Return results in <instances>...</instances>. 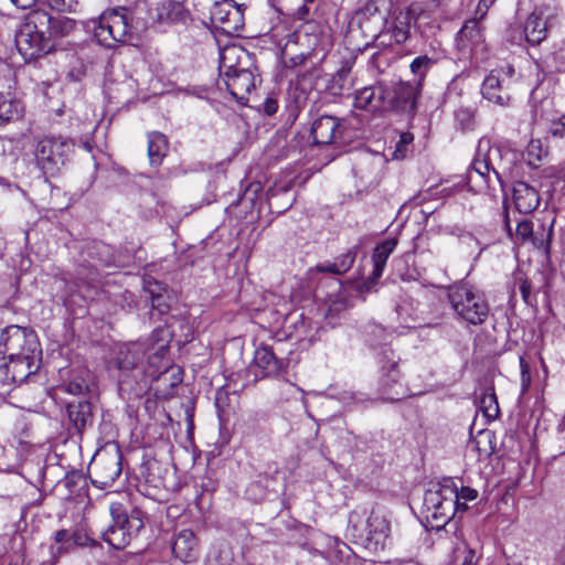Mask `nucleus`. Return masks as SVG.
<instances>
[{
	"instance_id": "f257e3e1",
	"label": "nucleus",
	"mask_w": 565,
	"mask_h": 565,
	"mask_svg": "<svg viewBox=\"0 0 565 565\" xmlns=\"http://www.w3.org/2000/svg\"><path fill=\"white\" fill-rule=\"evenodd\" d=\"M159 338L153 330L145 341L124 343L113 351L106 367L120 392L139 394L149 387V376L158 372L157 363L164 348Z\"/></svg>"
},
{
	"instance_id": "f03ea898",
	"label": "nucleus",
	"mask_w": 565,
	"mask_h": 565,
	"mask_svg": "<svg viewBox=\"0 0 565 565\" xmlns=\"http://www.w3.org/2000/svg\"><path fill=\"white\" fill-rule=\"evenodd\" d=\"M448 301L459 323L466 327L484 324L491 312L486 294L468 284L455 285L447 294Z\"/></svg>"
},
{
	"instance_id": "7ed1b4c3",
	"label": "nucleus",
	"mask_w": 565,
	"mask_h": 565,
	"mask_svg": "<svg viewBox=\"0 0 565 565\" xmlns=\"http://www.w3.org/2000/svg\"><path fill=\"white\" fill-rule=\"evenodd\" d=\"M423 512L436 530L445 527L458 514V488L452 479H444L425 492Z\"/></svg>"
},
{
	"instance_id": "20e7f679",
	"label": "nucleus",
	"mask_w": 565,
	"mask_h": 565,
	"mask_svg": "<svg viewBox=\"0 0 565 565\" xmlns=\"http://www.w3.org/2000/svg\"><path fill=\"white\" fill-rule=\"evenodd\" d=\"M501 151L498 147H491L479 142L476 154L466 173V183L469 191L473 193H486L495 190V183L500 186L503 181L499 169L494 166V159L500 158Z\"/></svg>"
},
{
	"instance_id": "39448f33",
	"label": "nucleus",
	"mask_w": 565,
	"mask_h": 565,
	"mask_svg": "<svg viewBox=\"0 0 565 565\" xmlns=\"http://www.w3.org/2000/svg\"><path fill=\"white\" fill-rule=\"evenodd\" d=\"M74 147L75 143L72 139L61 136H44L36 141L33 150L34 162L45 179L58 174Z\"/></svg>"
},
{
	"instance_id": "423d86ee",
	"label": "nucleus",
	"mask_w": 565,
	"mask_h": 565,
	"mask_svg": "<svg viewBox=\"0 0 565 565\" xmlns=\"http://www.w3.org/2000/svg\"><path fill=\"white\" fill-rule=\"evenodd\" d=\"M122 472V452L118 443H106L93 456L87 473L92 484L98 489L111 487Z\"/></svg>"
},
{
	"instance_id": "0eeeda50",
	"label": "nucleus",
	"mask_w": 565,
	"mask_h": 565,
	"mask_svg": "<svg viewBox=\"0 0 565 565\" xmlns=\"http://www.w3.org/2000/svg\"><path fill=\"white\" fill-rule=\"evenodd\" d=\"M114 523L103 532V540L114 550H124L139 532L145 527L147 513L139 507H134L129 514L118 513L117 509L111 508Z\"/></svg>"
},
{
	"instance_id": "6e6552de",
	"label": "nucleus",
	"mask_w": 565,
	"mask_h": 565,
	"mask_svg": "<svg viewBox=\"0 0 565 565\" xmlns=\"http://www.w3.org/2000/svg\"><path fill=\"white\" fill-rule=\"evenodd\" d=\"M0 355L2 359H34L42 356L36 333L26 327L11 324L0 332Z\"/></svg>"
},
{
	"instance_id": "1a4fd4ad",
	"label": "nucleus",
	"mask_w": 565,
	"mask_h": 565,
	"mask_svg": "<svg viewBox=\"0 0 565 565\" xmlns=\"http://www.w3.org/2000/svg\"><path fill=\"white\" fill-rule=\"evenodd\" d=\"M158 335H160V344L164 348L160 352V362L157 363L158 372L153 376H149V385L157 382V391L164 397H171L174 390L183 382L184 371L181 366L172 364L168 358L173 339L170 328L167 326L156 328L154 337Z\"/></svg>"
},
{
	"instance_id": "9d476101",
	"label": "nucleus",
	"mask_w": 565,
	"mask_h": 565,
	"mask_svg": "<svg viewBox=\"0 0 565 565\" xmlns=\"http://www.w3.org/2000/svg\"><path fill=\"white\" fill-rule=\"evenodd\" d=\"M228 56L222 55L217 86H224L228 94L241 105H246L252 90L255 89V75L249 67H244L241 61L227 64Z\"/></svg>"
},
{
	"instance_id": "9b49d317",
	"label": "nucleus",
	"mask_w": 565,
	"mask_h": 565,
	"mask_svg": "<svg viewBox=\"0 0 565 565\" xmlns=\"http://www.w3.org/2000/svg\"><path fill=\"white\" fill-rule=\"evenodd\" d=\"M132 17L126 7L113 9L100 17L95 29V38L105 47H115L117 43H125L131 39Z\"/></svg>"
},
{
	"instance_id": "f8f14e48",
	"label": "nucleus",
	"mask_w": 565,
	"mask_h": 565,
	"mask_svg": "<svg viewBox=\"0 0 565 565\" xmlns=\"http://www.w3.org/2000/svg\"><path fill=\"white\" fill-rule=\"evenodd\" d=\"M356 516L358 513L352 512L349 518V524L353 531V535L360 539L362 545L371 553L376 554L384 551L391 531L390 522L375 512H371L366 520L365 533H355L359 531L358 525L354 523Z\"/></svg>"
},
{
	"instance_id": "ddd939ff",
	"label": "nucleus",
	"mask_w": 565,
	"mask_h": 565,
	"mask_svg": "<svg viewBox=\"0 0 565 565\" xmlns=\"http://www.w3.org/2000/svg\"><path fill=\"white\" fill-rule=\"evenodd\" d=\"M399 359H395V353L392 349H384L379 356V376L377 390L383 395L384 401L394 402L399 401L404 396V392L392 391L398 386L402 387V374L398 366Z\"/></svg>"
},
{
	"instance_id": "4468645a",
	"label": "nucleus",
	"mask_w": 565,
	"mask_h": 565,
	"mask_svg": "<svg viewBox=\"0 0 565 565\" xmlns=\"http://www.w3.org/2000/svg\"><path fill=\"white\" fill-rule=\"evenodd\" d=\"M74 24V20L64 15L54 17L45 10L34 9L26 14L22 25L54 40V38L67 34Z\"/></svg>"
},
{
	"instance_id": "2eb2a0df",
	"label": "nucleus",
	"mask_w": 565,
	"mask_h": 565,
	"mask_svg": "<svg viewBox=\"0 0 565 565\" xmlns=\"http://www.w3.org/2000/svg\"><path fill=\"white\" fill-rule=\"evenodd\" d=\"M420 94V83L401 81L392 87H387V111L407 114L411 118H414Z\"/></svg>"
},
{
	"instance_id": "dca6fc26",
	"label": "nucleus",
	"mask_w": 565,
	"mask_h": 565,
	"mask_svg": "<svg viewBox=\"0 0 565 565\" xmlns=\"http://www.w3.org/2000/svg\"><path fill=\"white\" fill-rule=\"evenodd\" d=\"M244 2H213L210 8L211 22L227 34L238 33L244 29Z\"/></svg>"
},
{
	"instance_id": "f3484780",
	"label": "nucleus",
	"mask_w": 565,
	"mask_h": 565,
	"mask_svg": "<svg viewBox=\"0 0 565 565\" xmlns=\"http://www.w3.org/2000/svg\"><path fill=\"white\" fill-rule=\"evenodd\" d=\"M15 46L24 62L29 63L49 54L54 47V40L22 25L15 34Z\"/></svg>"
},
{
	"instance_id": "a211bd4d",
	"label": "nucleus",
	"mask_w": 565,
	"mask_h": 565,
	"mask_svg": "<svg viewBox=\"0 0 565 565\" xmlns=\"http://www.w3.org/2000/svg\"><path fill=\"white\" fill-rule=\"evenodd\" d=\"M555 17L554 9L548 4L542 3L536 6L524 23L525 41L532 46L540 45L546 39Z\"/></svg>"
},
{
	"instance_id": "6ab92c4d",
	"label": "nucleus",
	"mask_w": 565,
	"mask_h": 565,
	"mask_svg": "<svg viewBox=\"0 0 565 565\" xmlns=\"http://www.w3.org/2000/svg\"><path fill=\"white\" fill-rule=\"evenodd\" d=\"M490 6L487 2H478L475 9V15L467 19L456 35L457 46L460 50L473 52L478 46L482 45L483 28L480 22L484 19Z\"/></svg>"
},
{
	"instance_id": "aec40b11",
	"label": "nucleus",
	"mask_w": 565,
	"mask_h": 565,
	"mask_svg": "<svg viewBox=\"0 0 565 565\" xmlns=\"http://www.w3.org/2000/svg\"><path fill=\"white\" fill-rule=\"evenodd\" d=\"M403 4L404 2H390L387 9L386 26L396 44H403L409 39L412 23L418 18L412 7Z\"/></svg>"
},
{
	"instance_id": "412c9836",
	"label": "nucleus",
	"mask_w": 565,
	"mask_h": 565,
	"mask_svg": "<svg viewBox=\"0 0 565 565\" xmlns=\"http://www.w3.org/2000/svg\"><path fill=\"white\" fill-rule=\"evenodd\" d=\"M284 359L278 358L274 348L267 343H260L254 352L253 363L249 371L254 372L255 379L276 377L285 369Z\"/></svg>"
},
{
	"instance_id": "4be33fe9",
	"label": "nucleus",
	"mask_w": 565,
	"mask_h": 565,
	"mask_svg": "<svg viewBox=\"0 0 565 565\" xmlns=\"http://www.w3.org/2000/svg\"><path fill=\"white\" fill-rule=\"evenodd\" d=\"M387 86L375 84L355 90L353 105L355 108L374 115L387 111Z\"/></svg>"
},
{
	"instance_id": "5701e85b",
	"label": "nucleus",
	"mask_w": 565,
	"mask_h": 565,
	"mask_svg": "<svg viewBox=\"0 0 565 565\" xmlns=\"http://www.w3.org/2000/svg\"><path fill=\"white\" fill-rule=\"evenodd\" d=\"M342 119L331 115H321L312 121L310 137L313 145L329 146L337 142L342 137Z\"/></svg>"
},
{
	"instance_id": "b1692460",
	"label": "nucleus",
	"mask_w": 565,
	"mask_h": 565,
	"mask_svg": "<svg viewBox=\"0 0 565 565\" xmlns=\"http://www.w3.org/2000/svg\"><path fill=\"white\" fill-rule=\"evenodd\" d=\"M154 3L156 7H149V18L153 22L158 23H170L181 22L185 23L191 19L189 9L184 7V2H150Z\"/></svg>"
},
{
	"instance_id": "393cba45",
	"label": "nucleus",
	"mask_w": 565,
	"mask_h": 565,
	"mask_svg": "<svg viewBox=\"0 0 565 565\" xmlns=\"http://www.w3.org/2000/svg\"><path fill=\"white\" fill-rule=\"evenodd\" d=\"M171 551L173 556L182 563H193L199 558V542L194 532L190 529H183L175 534Z\"/></svg>"
},
{
	"instance_id": "a878e982",
	"label": "nucleus",
	"mask_w": 565,
	"mask_h": 565,
	"mask_svg": "<svg viewBox=\"0 0 565 565\" xmlns=\"http://www.w3.org/2000/svg\"><path fill=\"white\" fill-rule=\"evenodd\" d=\"M553 224L554 220L547 224L541 223L544 233L539 236L537 232H534V224L532 221L521 220L516 223L515 236L521 243L531 242L539 248L548 247L553 238Z\"/></svg>"
},
{
	"instance_id": "bb28decb",
	"label": "nucleus",
	"mask_w": 565,
	"mask_h": 565,
	"mask_svg": "<svg viewBox=\"0 0 565 565\" xmlns=\"http://www.w3.org/2000/svg\"><path fill=\"white\" fill-rule=\"evenodd\" d=\"M512 201L519 213L531 214L539 207L541 196L534 186L524 181H518L513 185Z\"/></svg>"
},
{
	"instance_id": "cd10ccee",
	"label": "nucleus",
	"mask_w": 565,
	"mask_h": 565,
	"mask_svg": "<svg viewBox=\"0 0 565 565\" xmlns=\"http://www.w3.org/2000/svg\"><path fill=\"white\" fill-rule=\"evenodd\" d=\"M66 413L71 426L76 434L82 435L86 427L93 424V405L89 401L67 403Z\"/></svg>"
},
{
	"instance_id": "c85d7f7f",
	"label": "nucleus",
	"mask_w": 565,
	"mask_h": 565,
	"mask_svg": "<svg viewBox=\"0 0 565 565\" xmlns=\"http://www.w3.org/2000/svg\"><path fill=\"white\" fill-rule=\"evenodd\" d=\"M397 238L390 237L379 243L372 254L373 262V270L371 273L370 279L375 282L377 281L386 267L387 259L390 255L394 252L397 246Z\"/></svg>"
},
{
	"instance_id": "c756f323",
	"label": "nucleus",
	"mask_w": 565,
	"mask_h": 565,
	"mask_svg": "<svg viewBox=\"0 0 565 565\" xmlns=\"http://www.w3.org/2000/svg\"><path fill=\"white\" fill-rule=\"evenodd\" d=\"M41 358L34 359H8L7 360V374L10 375L12 382L22 383L30 375L36 373L40 367Z\"/></svg>"
},
{
	"instance_id": "7c9ffc66",
	"label": "nucleus",
	"mask_w": 565,
	"mask_h": 565,
	"mask_svg": "<svg viewBox=\"0 0 565 565\" xmlns=\"http://www.w3.org/2000/svg\"><path fill=\"white\" fill-rule=\"evenodd\" d=\"M481 94L489 102L500 106H505L510 102V95L503 88L499 75L494 74L493 71L490 72L483 79L481 85Z\"/></svg>"
},
{
	"instance_id": "2f4dec72",
	"label": "nucleus",
	"mask_w": 565,
	"mask_h": 565,
	"mask_svg": "<svg viewBox=\"0 0 565 565\" xmlns=\"http://www.w3.org/2000/svg\"><path fill=\"white\" fill-rule=\"evenodd\" d=\"M148 140V158L151 166H160L169 150V140L167 136L160 131H149Z\"/></svg>"
},
{
	"instance_id": "473e14b6",
	"label": "nucleus",
	"mask_w": 565,
	"mask_h": 565,
	"mask_svg": "<svg viewBox=\"0 0 565 565\" xmlns=\"http://www.w3.org/2000/svg\"><path fill=\"white\" fill-rule=\"evenodd\" d=\"M145 290L150 295L151 309L159 316H163L170 310L169 297L166 288L157 280H147Z\"/></svg>"
},
{
	"instance_id": "72a5a7b5",
	"label": "nucleus",
	"mask_w": 565,
	"mask_h": 565,
	"mask_svg": "<svg viewBox=\"0 0 565 565\" xmlns=\"http://www.w3.org/2000/svg\"><path fill=\"white\" fill-rule=\"evenodd\" d=\"M23 116V107L19 100L9 99L0 94V128L20 119Z\"/></svg>"
},
{
	"instance_id": "f704fd0d",
	"label": "nucleus",
	"mask_w": 565,
	"mask_h": 565,
	"mask_svg": "<svg viewBox=\"0 0 565 565\" xmlns=\"http://www.w3.org/2000/svg\"><path fill=\"white\" fill-rule=\"evenodd\" d=\"M54 543L57 545L56 547L51 546V554L53 558V563H57L58 558L72 552L74 550L71 531L67 529H60L55 531L52 535Z\"/></svg>"
},
{
	"instance_id": "c9c22d12",
	"label": "nucleus",
	"mask_w": 565,
	"mask_h": 565,
	"mask_svg": "<svg viewBox=\"0 0 565 565\" xmlns=\"http://www.w3.org/2000/svg\"><path fill=\"white\" fill-rule=\"evenodd\" d=\"M479 407L487 418H497L500 414L498 398L493 387L487 388L479 401Z\"/></svg>"
},
{
	"instance_id": "e433bc0d",
	"label": "nucleus",
	"mask_w": 565,
	"mask_h": 565,
	"mask_svg": "<svg viewBox=\"0 0 565 565\" xmlns=\"http://www.w3.org/2000/svg\"><path fill=\"white\" fill-rule=\"evenodd\" d=\"M63 483L70 493L75 495H81V491L87 488L86 477L79 470L67 472L63 479Z\"/></svg>"
},
{
	"instance_id": "4c0bfd02",
	"label": "nucleus",
	"mask_w": 565,
	"mask_h": 565,
	"mask_svg": "<svg viewBox=\"0 0 565 565\" xmlns=\"http://www.w3.org/2000/svg\"><path fill=\"white\" fill-rule=\"evenodd\" d=\"M434 64L435 61L428 55H419L412 61L409 65L411 72L417 76L415 83H420L422 88L427 73Z\"/></svg>"
},
{
	"instance_id": "58836bf2",
	"label": "nucleus",
	"mask_w": 565,
	"mask_h": 565,
	"mask_svg": "<svg viewBox=\"0 0 565 565\" xmlns=\"http://www.w3.org/2000/svg\"><path fill=\"white\" fill-rule=\"evenodd\" d=\"M516 280L519 281V289L521 292L522 300L527 306L536 305V296L533 294V285L531 280L524 275L516 276Z\"/></svg>"
},
{
	"instance_id": "ea45409f",
	"label": "nucleus",
	"mask_w": 565,
	"mask_h": 565,
	"mask_svg": "<svg viewBox=\"0 0 565 565\" xmlns=\"http://www.w3.org/2000/svg\"><path fill=\"white\" fill-rule=\"evenodd\" d=\"M70 531L74 548L94 545V541L82 525H76Z\"/></svg>"
},
{
	"instance_id": "a19ab883",
	"label": "nucleus",
	"mask_w": 565,
	"mask_h": 565,
	"mask_svg": "<svg viewBox=\"0 0 565 565\" xmlns=\"http://www.w3.org/2000/svg\"><path fill=\"white\" fill-rule=\"evenodd\" d=\"M65 392L72 395H82L89 392V385L83 376L77 375L66 383Z\"/></svg>"
},
{
	"instance_id": "79ce46f5",
	"label": "nucleus",
	"mask_w": 565,
	"mask_h": 565,
	"mask_svg": "<svg viewBox=\"0 0 565 565\" xmlns=\"http://www.w3.org/2000/svg\"><path fill=\"white\" fill-rule=\"evenodd\" d=\"M414 142V135L409 131H404L399 135L398 141L395 147L394 158L404 159L407 154L408 147Z\"/></svg>"
},
{
	"instance_id": "37998d69",
	"label": "nucleus",
	"mask_w": 565,
	"mask_h": 565,
	"mask_svg": "<svg viewBox=\"0 0 565 565\" xmlns=\"http://www.w3.org/2000/svg\"><path fill=\"white\" fill-rule=\"evenodd\" d=\"M356 258V248H349L345 253L335 258V264L341 270L342 275L347 274L353 266Z\"/></svg>"
},
{
	"instance_id": "c03bdc74",
	"label": "nucleus",
	"mask_w": 565,
	"mask_h": 565,
	"mask_svg": "<svg viewBox=\"0 0 565 565\" xmlns=\"http://www.w3.org/2000/svg\"><path fill=\"white\" fill-rule=\"evenodd\" d=\"M307 58V54L297 53L292 56L287 55V49L281 50V65L285 70H295L296 67L302 65Z\"/></svg>"
},
{
	"instance_id": "a18cd8bd",
	"label": "nucleus",
	"mask_w": 565,
	"mask_h": 565,
	"mask_svg": "<svg viewBox=\"0 0 565 565\" xmlns=\"http://www.w3.org/2000/svg\"><path fill=\"white\" fill-rule=\"evenodd\" d=\"M548 135L554 139H565V113L551 120Z\"/></svg>"
},
{
	"instance_id": "49530a36",
	"label": "nucleus",
	"mask_w": 565,
	"mask_h": 565,
	"mask_svg": "<svg viewBox=\"0 0 565 565\" xmlns=\"http://www.w3.org/2000/svg\"><path fill=\"white\" fill-rule=\"evenodd\" d=\"M369 64L375 68L379 73H383L385 70V66L388 65V57L383 52H375L371 55L369 60Z\"/></svg>"
},
{
	"instance_id": "de8ad7c7",
	"label": "nucleus",
	"mask_w": 565,
	"mask_h": 565,
	"mask_svg": "<svg viewBox=\"0 0 565 565\" xmlns=\"http://www.w3.org/2000/svg\"><path fill=\"white\" fill-rule=\"evenodd\" d=\"M553 191L565 193V169H555L551 174Z\"/></svg>"
},
{
	"instance_id": "09e8293b",
	"label": "nucleus",
	"mask_w": 565,
	"mask_h": 565,
	"mask_svg": "<svg viewBox=\"0 0 565 565\" xmlns=\"http://www.w3.org/2000/svg\"><path fill=\"white\" fill-rule=\"evenodd\" d=\"M315 270L320 274H332L335 276H342V273L339 269L335 262H326V263L317 264L315 266Z\"/></svg>"
},
{
	"instance_id": "8fccbe9b",
	"label": "nucleus",
	"mask_w": 565,
	"mask_h": 565,
	"mask_svg": "<svg viewBox=\"0 0 565 565\" xmlns=\"http://www.w3.org/2000/svg\"><path fill=\"white\" fill-rule=\"evenodd\" d=\"M260 191H262V184L259 182L249 183L245 190V193L241 198V200L248 198V200L250 202H253L256 199L258 192H260Z\"/></svg>"
},
{
	"instance_id": "3c124183",
	"label": "nucleus",
	"mask_w": 565,
	"mask_h": 565,
	"mask_svg": "<svg viewBox=\"0 0 565 565\" xmlns=\"http://www.w3.org/2000/svg\"><path fill=\"white\" fill-rule=\"evenodd\" d=\"M263 110L267 116H273L278 111V100L275 97H267L263 103Z\"/></svg>"
},
{
	"instance_id": "603ef678",
	"label": "nucleus",
	"mask_w": 565,
	"mask_h": 565,
	"mask_svg": "<svg viewBox=\"0 0 565 565\" xmlns=\"http://www.w3.org/2000/svg\"><path fill=\"white\" fill-rule=\"evenodd\" d=\"M456 119L461 122L462 128H468L472 124V114L467 109H460L456 113Z\"/></svg>"
},
{
	"instance_id": "864d4df0",
	"label": "nucleus",
	"mask_w": 565,
	"mask_h": 565,
	"mask_svg": "<svg viewBox=\"0 0 565 565\" xmlns=\"http://www.w3.org/2000/svg\"><path fill=\"white\" fill-rule=\"evenodd\" d=\"M477 497L478 491L470 487H461L460 491L458 490V500L473 501Z\"/></svg>"
},
{
	"instance_id": "5fc2aeb1",
	"label": "nucleus",
	"mask_w": 565,
	"mask_h": 565,
	"mask_svg": "<svg viewBox=\"0 0 565 565\" xmlns=\"http://www.w3.org/2000/svg\"><path fill=\"white\" fill-rule=\"evenodd\" d=\"M519 363H520V369H521L522 383L524 385H529V383L531 381V376H530V367H529V364H527L525 358L521 355L519 359Z\"/></svg>"
},
{
	"instance_id": "6e6d98bb",
	"label": "nucleus",
	"mask_w": 565,
	"mask_h": 565,
	"mask_svg": "<svg viewBox=\"0 0 565 565\" xmlns=\"http://www.w3.org/2000/svg\"><path fill=\"white\" fill-rule=\"evenodd\" d=\"M503 226H504V230H505L508 236L510 238H512L513 237V231H512V225H511V220H510L508 206H504V211H503Z\"/></svg>"
},
{
	"instance_id": "4d7b16f0",
	"label": "nucleus",
	"mask_w": 565,
	"mask_h": 565,
	"mask_svg": "<svg viewBox=\"0 0 565 565\" xmlns=\"http://www.w3.org/2000/svg\"><path fill=\"white\" fill-rule=\"evenodd\" d=\"M477 564V557L476 552L472 548H469L465 555V558L461 563V565H476Z\"/></svg>"
},
{
	"instance_id": "13d9d810",
	"label": "nucleus",
	"mask_w": 565,
	"mask_h": 565,
	"mask_svg": "<svg viewBox=\"0 0 565 565\" xmlns=\"http://www.w3.org/2000/svg\"><path fill=\"white\" fill-rule=\"evenodd\" d=\"M309 8L307 6V2H303V4L298 9L297 17L300 20H305L306 22H309Z\"/></svg>"
},
{
	"instance_id": "bf43d9fd",
	"label": "nucleus",
	"mask_w": 565,
	"mask_h": 565,
	"mask_svg": "<svg viewBox=\"0 0 565 565\" xmlns=\"http://www.w3.org/2000/svg\"><path fill=\"white\" fill-rule=\"evenodd\" d=\"M350 73V67H345V66H342L338 72H337V76L340 78V79H345V77L348 76V74Z\"/></svg>"
},
{
	"instance_id": "052dcab7",
	"label": "nucleus",
	"mask_w": 565,
	"mask_h": 565,
	"mask_svg": "<svg viewBox=\"0 0 565 565\" xmlns=\"http://www.w3.org/2000/svg\"><path fill=\"white\" fill-rule=\"evenodd\" d=\"M146 481L151 483V484H153V487H156V488H159V487L163 486L161 480H157L156 481L154 479H152L150 472L147 475Z\"/></svg>"
},
{
	"instance_id": "680f3d73",
	"label": "nucleus",
	"mask_w": 565,
	"mask_h": 565,
	"mask_svg": "<svg viewBox=\"0 0 565 565\" xmlns=\"http://www.w3.org/2000/svg\"><path fill=\"white\" fill-rule=\"evenodd\" d=\"M468 510L467 501L458 500V513H463Z\"/></svg>"
},
{
	"instance_id": "e2e57ef3",
	"label": "nucleus",
	"mask_w": 565,
	"mask_h": 565,
	"mask_svg": "<svg viewBox=\"0 0 565 565\" xmlns=\"http://www.w3.org/2000/svg\"><path fill=\"white\" fill-rule=\"evenodd\" d=\"M557 430L559 433H564L565 431V416L561 419V422L558 423L557 425Z\"/></svg>"
},
{
	"instance_id": "0e129e2a",
	"label": "nucleus",
	"mask_w": 565,
	"mask_h": 565,
	"mask_svg": "<svg viewBox=\"0 0 565 565\" xmlns=\"http://www.w3.org/2000/svg\"><path fill=\"white\" fill-rule=\"evenodd\" d=\"M243 443H246V444H249L250 443V434L247 433L244 437H243Z\"/></svg>"
},
{
	"instance_id": "69168bd1",
	"label": "nucleus",
	"mask_w": 565,
	"mask_h": 565,
	"mask_svg": "<svg viewBox=\"0 0 565 565\" xmlns=\"http://www.w3.org/2000/svg\"><path fill=\"white\" fill-rule=\"evenodd\" d=\"M534 232H537V235L541 236L544 232H543V227L540 225L539 228H534Z\"/></svg>"
},
{
	"instance_id": "338daca9",
	"label": "nucleus",
	"mask_w": 565,
	"mask_h": 565,
	"mask_svg": "<svg viewBox=\"0 0 565 565\" xmlns=\"http://www.w3.org/2000/svg\"><path fill=\"white\" fill-rule=\"evenodd\" d=\"M493 451H494V448H493V447H491V446H490V449H489V450H486V449H484V454H486L487 456H490Z\"/></svg>"
},
{
	"instance_id": "774afa93",
	"label": "nucleus",
	"mask_w": 565,
	"mask_h": 565,
	"mask_svg": "<svg viewBox=\"0 0 565 565\" xmlns=\"http://www.w3.org/2000/svg\"><path fill=\"white\" fill-rule=\"evenodd\" d=\"M490 433L481 434V436H486L488 438L489 444L491 443Z\"/></svg>"
}]
</instances>
